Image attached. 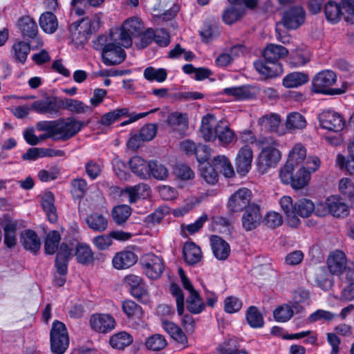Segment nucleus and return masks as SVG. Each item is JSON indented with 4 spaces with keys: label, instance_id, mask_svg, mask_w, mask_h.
Returning <instances> with one entry per match:
<instances>
[{
    "label": "nucleus",
    "instance_id": "nucleus-57",
    "mask_svg": "<svg viewBox=\"0 0 354 354\" xmlns=\"http://www.w3.org/2000/svg\"><path fill=\"white\" fill-rule=\"evenodd\" d=\"M167 343L165 337L160 334H155L149 337L145 342V346L149 350L157 351L163 349Z\"/></svg>",
    "mask_w": 354,
    "mask_h": 354
},
{
    "label": "nucleus",
    "instance_id": "nucleus-17",
    "mask_svg": "<svg viewBox=\"0 0 354 354\" xmlns=\"http://www.w3.org/2000/svg\"><path fill=\"white\" fill-rule=\"evenodd\" d=\"M91 328L99 333H109L115 326V321L108 314H95L90 318Z\"/></svg>",
    "mask_w": 354,
    "mask_h": 354
},
{
    "label": "nucleus",
    "instance_id": "nucleus-43",
    "mask_svg": "<svg viewBox=\"0 0 354 354\" xmlns=\"http://www.w3.org/2000/svg\"><path fill=\"white\" fill-rule=\"evenodd\" d=\"M129 167L135 174L146 178L149 175L148 163L140 156H133L129 161Z\"/></svg>",
    "mask_w": 354,
    "mask_h": 354
},
{
    "label": "nucleus",
    "instance_id": "nucleus-29",
    "mask_svg": "<svg viewBox=\"0 0 354 354\" xmlns=\"http://www.w3.org/2000/svg\"><path fill=\"white\" fill-rule=\"evenodd\" d=\"M18 27L24 37L33 39L38 32L36 22L29 16L21 17L18 21Z\"/></svg>",
    "mask_w": 354,
    "mask_h": 354
},
{
    "label": "nucleus",
    "instance_id": "nucleus-58",
    "mask_svg": "<svg viewBox=\"0 0 354 354\" xmlns=\"http://www.w3.org/2000/svg\"><path fill=\"white\" fill-rule=\"evenodd\" d=\"M122 310L128 317L140 319L142 315V308L131 300L123 302Z\"/></svg>",
    "mask_w": 354,
    "mask_h": 354
},
{
    "label": "nucleus",
    "instance_id": "nucleus-52",
    "mask_svg": "<svg viewBox=\"0 0 354 354\" xmlns=\"http://www.w3.org/2000/svg\"><path fill=\"white\" fill-rule=\"evenodd\" d=\"M149 174H151L157 180H163L169 176L168 169L161 163L156 160L148 162Z\"/></svg>",
    "mask_w": 354,
    "mask_h": 354
},
{
    "label": "nucleus",
    "instance_id": "nucleus-2",
    "mask_svg": "<svg viewBox=\"0 0 354 354\" xmlns=\"http://www.w3.org/2000/svg\"><path fill=\"white\" fill-rule=\"evenodd\" d=\"M100 26V21L98 17L77 21L69 26L71 39L77 44H83L87 41L93 33L99 29Z\"/></svg>",
    "mask_w": 354,
    "mask_h": 354
},
{
    "label": "nucleus",
    "instance_id": "nucleus-55",
    "mask_svg": "<svg viewBox=\"0 0 354 354\" xmlns=\"http://www.w3.org/2000/svg\"><path fill=\"white\" fill-rule=\"evenodd\" d=\"M246 319L252 328H261L263 325V318L257 307L250 306L246 313Z\"/></svg>",
    "mask_w": 354,
    "mask_h": 354
},
{
    "label": "nucleus",
    "instance_id": "nucleus-33",
    "mask_svg": "<svg viewBox=\"0 0 354 354\" xmlns=\"http://www.w3.org/2000/svg\"><path fill=\"white\" fill-rule=\"evenodd\" d=\"M183 257L189 265H195L202 259L201 248L193 242L186 243L183 248Z\"/></svg>",
    "mask_w": 354,
    "mask_h": 354
},
{
    "label": "nucleus",
    "instance_id": "nucleus-12",
    "mask_svg": "<svg viewBox=\"0 0 354 354\" xmlns=\"http://www.w3.org/2000/svg\"><path fill=\"white\" fill-rule=\"evenodd\" d=\"M31 108L40 114H47L51 118L59 116L61 109V99L48 97L37 100L32 104Z\"/></svg>",
    "mask_w": 354,
    "mask_h": 354
},
{
    "label": "nucleus",
    "instance_id": "nucleus-8",
    "mask_svg": "<svg viewBox=\"0 0 354 354\" xmlns=\"http://www.w3.org/2000/svg\"><path fill=\"white\" fill-rule=\"evenodd\" d=\"M297 172L293 175L291 185L294 189L304 187L310 180V174L315 171L319 167V160L317 157H309Z\"/></svg>",
    "mask_w": 354,
    "mask_h": 354
},
{
    "label": "nucleus",
    "instance_id": "nucleus-34",
    "mask_svg": "<svg viewBox=\"0 0 354 354\" xmlns=\"http://www.w3.org/2000/svg\"><path fill=\"white\" fill-rule=\"evenodd\" d=\"M54 202L55 198L52 192H45L43 194L41 201V206L46 212L49 221L52 223L56 222L57 219Z\"/></svg>",
    "mask_w": 354,
    "mask_h": 354
},
{
    "label": "nucleus",
    "instance_id": "nucleus-11",
    "mask_svg": "<svg viewBox=\"0 0 354 354\" xmlns=\"http://www.w3.org/2000/svg\"><path fill=\"white\" fill-rule=\"evenodd\" d=\"M319 121L323 129L335 132L341 131L345 126V120L342 116L331 110L322 111L319 115Z\"/></svg>",
    "mask_w": 354,
    "mask_h": 354
},
{
    "label": "nucleus",
    "instance_id": "nucleus-10",
    "mask_svg": "<svg viewBox=\"0 0 354 354\" xmlns=\"http://www.w3.org/2000/svg\"><path fill=\"white\" fill-rule=\"evenodd\" d=\"M108 45L102 48V57L106 66H115L121 64L126 58V53L117 41L111 40Z\"/></svg>",
    "mask_w": 354,
    "mask_h": 354
},
{
    "label": "nucleus",
    "instance_id": "nucleus-31",
    "mask_svg": "<svg viewBox=\"0 0 354 354\" xmlns=\"http://www.w3.org/2000/svg\"><path fill=\"white\" fill-rule=\"evenodd\" d=\"M330 214L334 217L344 218L349 213L348 206L344 201L335 196L328 197Z\"/></svg>",
    "mask_w": 354,
    "mask_h": 354
},
{
    "label": "nucleus",
    "instance_id": "nucleus-13",
    "mask_svg": "<svg viewBox=\"0 0 354 354\" xmlns=\"http://www.w3.org/2000/svg\"><path fill=\"white\" fill-rule=\"evenodd\" d=\"M306 12L300 6H292L284 12L281 24L287 29H296L305 21Z\"/></svg>",
    "mask_w": 354,
    "mask_h": 354
},
{
    "label": "nucleus",
    "instance_id": "nucleus-25",
    "mask_svg": "<svg viewBox=\"0 0 354 354\" xmlns=\"http://www.w3.org/2000/svg\"><path fill=\"white\" fill-rule=\"evenodd\" d=\"M21 242L24 248L32 253H37L41 248V241L32 230H27L21 234Z\"/></svg>",
    "mask_w": 354,
    "mask_h": 354
},
{
    "label": "nucleus",
    "instance_id": "nucleus-41",
    "mask_svg": "<svg viewBox=\"0 0 354 354\" xmlns=\"http://www.w3.org/2000/svg\"><path fill=\"white\" fill-rule=\"evenodd\" d=\"M12 51L16 62L24 64L27 59L28 55L30 51L29 43L19 41L14 43L12 46Z\"/></svg>",
    "mask_w": 354,
    "mask_h": 354
},
{
    "label": "nucleus",
    "instance_id": "nucleus-40",
    "mask_svg": "<svg viewBox=\"0 0 354 354\" xmlns=\"http://www.w3.org/2000/svg\"><path fill=\"white\" fill-rule=\"evenodd\" d=\"M259 124L262 129L272 132H278V129L281 123V119L279 115L270 113L263 115L259 118Z\"/></svg>",
    "mask_w": 354,
    "mask_h": 354
},
{
    "label": "nucleus",
    "instance_id": "nucleus-47",
    "mask_svg": "<svg viewBox=\"0 0 354 354\" xmlns=\"http://www.w3.org/2000/svg\"><path fill=\"white\" fill-rule=\"evenodd\" d=\"M75 257L78 263L89 264L93 261V253L86 244H79L76 247Z\"/></svg>",
    "mask_w": 354,
    "mask_h": 354
},
{
    "label": "nucleus",
    "instance_id": "nucleus-6",
    "mask_svg": "<svg viewBox=\"0 0 354 354\" xmlns=\"http://www.w3.org/2000/svg\"><path fill=\"white\" fill-rule=\"evenodd\" d=\"M84 126V123L73 117L56 120L55 140L66 141L74 137Z\"/></svg>",
    "mask_w": 354,
    "mask_h": 354
},
{
    "label": "nucleus",
    "instance_id": "nucleus-44",
    "mask_svg": "<svg viewBox=\"0 0 354 354\" xmlns=\"http://www.w3.org/2000/svg\"><path fill=\"white\" fill-rule=\"evenodd\" d=\"M315 283L321 289L327 291L333 286V279L324 267H319L315 272Z\"/></svg>",
    "mask_w": 354,
    "mask_h": 354
},
{
    "label": "nucleus",
    "instance_id": "nucleus-3",
    "mask_svg": "<svg viewBox=\"0 0 354 354\" xmlns=\"http://www.w3.org/2000/svg\"><path fill=\"white\" fill-rule=\"evenodd\" d=\"M309 293L306 291H301L295 295V301L289 304L279 306L274 311V319L279 322H286L289 321L293 315L301 313L304 311L303 306L300 303L308 299Z\"/></svg>",
    "mask_w": 354,
    "mask_h": 354
},
{
    "label": "nucleus",
    "instance_id": "nucleus-18",
    "mask_svg": "<svg viewBox=\"0 0 354 354\" xmlns=\"http://www.w3.org/2000/svg\"><path fill=\"white\" fill-rule=\"evenodd\" d=\"M327 264L331 274H342L347 265V259L345 253L338 250L332 252L327 259Z\"/></svg>",
    "mask_w": 354,
    "mask_h": 354
},
{
    "label": "nucleus",
    "instance_id": "nucleus-37",
    "mask_svg": "<svg viewBox=\"0 0 354 354\" xmlns=\"http://www.w3.org/2000/svg\"><path fill=\"white\" fill-rule=\"evenodd\" d=\"M61 241V235L57 230H51L46 234L44 240V251L47 254H53L57 251Z\"/></svg>",
    "mask_w": 354,
    "mask_h": 354
},
{
    "label": "nucleus",
    "instance_id": "nucleus-35",
    "mask_svg": "<svg viewBox=\"0 0 354 354\" xmlns=\"http://www.w3.org/2000/svg\"><path fill=\"white\" fill-rule=\"evenodd\" d=\"M212 165L218 172L222 173L225 177L230 178L234 175V168L228 158L225 156H215Z\"/></svg>",
    "mask_w": 354,
    "mask_h": 354
},
{
    "label": "nucleus",
    "instance_id": "nucleus-61",
    "mask_svg": "<svg viewBox=\"0 0 354 354\" xmlns=\"http://www.w3.org/2000/svg\"><path fill=\"white\" fill-rule=\"evenodd\" d=\"M201 175L204 180L209 185H214L217 183L218 179V171L211 165L203 167L201 168Z\"/></svg>",
    "mask_w": 354,
    "mask_h": 354
},
{
    "label": "nucleus",
    "instance_id": "nucleus-27",
    "mask_svg": "<svg viewBox=\"0 0 354 354\" xmlns=\"http://www.w3.org/2000/svg\"><path fill=\"white\" fill-rule=\"evenodd\" d=\"M279 203L287 217L288 224L292 227H297L299 223V218L295 214V203L292 204V198L290 196H285L280 199Z\"/></svg>",
    "mask_w": 354,
    "mask_h": 354
},
{
    "label": "nucleus",
    "instance_id": "nucleus-1",
    "mask_svg": "<svg viewBox=\"0 0 354 354\" xmlns=\"http://www.w3.org/2000/svg\"><path fill=\"white\" fill-rule=\"evenodd\" d=\"M142 29L141 21L137 17H131L125 20L120 28L111 31L110 40L117 41L124 48H129L132 45V38L139 36Z\"/></svg>",
    "mask_w": 354,
    "mask_h": 354
},
{
    "label": "nucleus",
    "instance_id": "nucleus-39",
    "mask_svg": "<svg viewBox=\"0 0 354 354\" xmlns=\"http://www.w3.org/2000/svg\"><path fill=\"white\" fill-rule=\"evenodd\" d=\"M308 75L305 73L293 72L283 79V85L286 88H295L308 82Z\"/></svg>",
    "mask_w": 354,
    "mask_h": 354
},
{
    "label": "nucleus",
    "instance_id": "nucleus-49",
    "mask_svg": "<svg viewBox=\"0 0 354 354\" xmlns=\"http://www.w3.org/2000/svg\"><path fill=\"white\" fill-rule=\"evenodd\" d=\"M217 136L219 141L223 145L230 143L234 138V133L228 126L223 121L217 123Z\"/></svg>",
    "mask_w": 354,
    "mask_h": 354
},
{
    "label": "nucleus",
    "instance_id": "nucleus-45",
    "mask_svg": "<svg viewBox=\"0 0 354 354\" xmlns=\"http://www.w3.org/2000/svg\"><path fill=\"white\" fill-rule=\"evenodd\" d=\"M307 160L306 150L301 143L296 144L289 152L288 161L295 166H298L303 162L305 163Z\"/></svg>",
    "mask_w": 354,
    "mask_h": 354
},
{
    "label": "nucleus",
    "instance_id": "nucleus-54",
    "mask_svg": "<svg viewBox=\"0 0 354 354\" xmlns=\"http://www.w3.org/2000/svg\"><path fill=\"white\" fill-rule=\"evenodd\" d=\"M143 75L148 81H156L158 82H163L167 77V73L165 69L155 68L152 66L146 68Z\"/></svg>",
    "mask_w": 354,
    "mask_h": 354
},
{
    "label": "nucleus",
    "instance_id": "nucleus-14",
    "mask_svg": "<svg viewBox=\"0 0 354 354\" xmlns=\"http://www.w3.org/2000/svg\"><path fill=\"white\" fill-rule=\"evenodd\" d=\"M252 159V148L248 145H245L238 151L235 160L236 171L240 175L245 176L249 172Z\"/></svg>",
    "mask_w": 354,
    "mask_h": 354
},
{
    "label": "nucleus",
    "instance_id": "nucleus-59",
    "mask_svg": "<svg viewBox=\"0 0 354 354\" xmlns=\"http://www.w3.org/2000/svg\"><path fill=\"white\" fill-rule=\"evenodd\" d=\"M223 93L227 95L234 96L235 98L239 100L249 98L251 95L249 88L245 86L225 88L223 90Z\"/></svg>",
    "mask_w": 354,
    "mask_h": 354
},
{
    "label": "nucleus",
    "instance_id": "nucleus-23",
    "mask_svg": "<svg viewBox=\"0 0 354 354\" xmlns=\"http://www.w3.org/2000/svg\"><path fill=\"white\" fill-rule=\"evenodd\" d=\"M72 250L66 243H62L56 257L55 267L59 275H65L67 273L68 261L71 256Z\"/></svg>",
    "mask_w": 354,
    "mask_h": 354
},
{
    "label": "nucleus",
    "instance_id": "nucleus-26",
    "mask_svg": "<svg viewBox=\"0 0 354 354\" xmlns=\"http://www.w3.org/2000/svg\"><path fill=\"white\" fill-rule=\"evenodd\" d=\"M256 70L266 77H273L279 75L282 70L279 63L264 61L254 62Z\"/></svg>",
    "mask_w": 354,
    "mask_h": 354
},
{
    "label": "nucleus",
    "instance_id": "nucleus-50",
    "mask_svg": "<svg viewBox=\"0 0 354 354\" xmlns=\"http://www.w3.org/2000/svg\"><path fill=\"white\" fill-rule=\"evenodd\" d=\"M324 13L327 20L337 22L343 14L339 4L333 1H329L324 6Z\"/></svg>",
    "mask_w": 354,
    "mask_h": 354
},
{
    "label": "nucleus",
    "instance_id": "nucleus-53",
    "mask_svg": "<svg viewBox=\"0 0 354 354\" xmlns=\"http://www.w3.org/2000/svg\"><path fill=\"white\" fill-rule=\"evenodd\" d=\"M131 214V208L127 205H118L112 211L113 219L118 225L125 223Z\"/></svg>",
    "mask_w": 354,
    "mask_h": 354
},
{
    "label": "nucleus",
    "instance_id": "nucleus-32",
    "mask_svg": "<svg viewBox=\"0 0 354 354\" xmlns=\"http://www.w3.org/2000/svg\"><path fill=\"white\" fill-rule=\"evenodd\" d=\"M189 292V296L187 299V310L194 314H198L205 309V304L200 297L198 292L191 286V288H186Z\"/></svg>",
    "mask_w": 354,
    "mask_h": 354
},
{
    "label": "nucleus",
    "instance_id": "nucleus-19",
    "mask_svg": "<svg viewBox=\"0 0 354 354\" xmlns=\"http://www.w3.org/2000/svg\"><path fill=\"white\" fill-rule=\"evenodd\" d=\"M210 245L215 258L219 261L226 260L230 254L229 243L217 235L210 237Z\"/></svg>",
    "mask_w": 354,
    "mask_h": 354
},
{
    "label": "nucleus",
    "instance_id": "nucleus-28",
    "mask_svg": "<svg viewBox=\"0 0 354 354\" xmlns=\"http://www.w3.org/2000/svg\"><path fill=\"white\" fill-rule=\"evenodd\" d=\"M162 326L165 331L178 343L185 345L187 344V337L183 330L176 324L168 320L162 321Z\"/></svg>",
    "mask_w": 354,
    "mask_h": 354
},
{
    "label": "nucleus",
    "instance_id": "nucleus-63",
    "mask_svg": "<svg viewBox=\"0 0 354 354\" xmlns=\"http://www.w3.org/2000/svg\"><path fill=\"white\" fill-rule=\"evenodd\" d=\"M238 340L235 338H230L220 346V351L222 354L246 353L245 351H239Z\"/></svg>",
    "mask_w": 354,
    "mask_h": 354
},
{
    "label": "nucleus",
    "instance_id": "nucleus-15",
    "mask_svg": "<svg viewBox=\"0 0 354 354\" xmlns=\"http://www.w3.org/2000/svg\"><path fill=\"white\" fill-rule=\"evenodd\" d=\"M251 191L243 187L231 196L228 201V207L232 212H239L245 208L251 199Z\"/></svg>",
    "mask_w": 354,
    "mask_h": 354
},
{
    "label": "nucleus",
    "instance_id": "nucleus-24",
    "mask_svg": "<svg viewBox=\"0 0 354 354\" xmlns=\"http://www.w3.org/2000/svg\"><path fill=\"white\" fill-rule=\"evenodd\" d=\"M61 109L76 114L91 113L93 109L77 99L64 98L61 100Z\"/></svg>",
    "mask_w": 354,
    "mask_h": 354
},
{
    "label": "nucleus",
    "instance_id": "nucleus-16",
    "mask_svg": "<svg viewBox=\"0 0 354 354\" xmlns=\"http://www.w3.org/2000/svg\"><path fill=\"white\" fill-rule=\"evenodd\" d=\"M262 215L260 208L257 205H248L242 216V224L246 231L257 228L261 223Z\"/></svg>",
    "mask_w": 354,
    "mask_h": 354
},
{
    "label": "nucleus",
    "instance_id": "nucleus-38",
    "mask_svg": "<svg viewBox=\"0 0 354 354\" xmlns=\"http://www.w3.org/2000/svg\"><path fill=\"white\" fill-rule=\"evenodd\" d=\"M39 25L45 32L54 33L58 28L57 17L51 12H46L40 16Z\"/></svg>",
    "mask_w": 354,
    "mask_h": 354
},
{
    "label": "nucleus",
    "instance_id": "nucleus-42",
    "mask_svg": "<svg viewBox=\"0 0 354 354\" xmlns=\"http://www.w3.org/2000/svg\"><path fill=\"white\" fill-rule=\"evenodd\" d=\"M244 8L231 5L223 12L222 19L225 24L231 25L239 21L243 15Z\"/></svg>",
    "mask_w": 354,
    "mask_h": 354
},
{
    "label": "nucleus",
    "instance_id": "nucleus-20",
    "mask_svg": "<svg viewBox=\"0 0 354 354\" xmlns=\"http://www.w3.org/2000/svg\"><path fill=\"white\" fill-rule=\"evenodd\" d=\"M217 123L214 115L207 114L202 119L201 133L206 141H213L218 133Z\"/></svg>",
    "mask_w": 354,
    "mask_h": 354
},
{
    "label": "nucleus",
    "instance_id": "nucleus-46",
    "mask_svg": "<svg viewBox=\"0 0 354 354\" xmlns=\"http://www.w3.org/2000/svg\"><path fill=\"white\" fill-rule=\"evenodd\" d=\"M133 342V337L125 331L114 334L110 338L109 343L113 348L123 349Z\"/></svg>",
    "mask_w": 354,
    "mask_h": 354
},
{
    "label": "nucleus",
    "instance_id": "nucleus-48",
    "mask_svg": "<svg viewBox=\"0 0 354 354\" xmlns=\"http://www.w3.org/2000/svg\"><path fill=\"white\" fill-rule=\"evenodd\" d=\"M306 126L305 118L297 112H292L288 115L286 127L289 130L303 129Z\"/></svg>",
    "mask_w": 354,
    "mask_h": 354
},
{
    "label": "nucleus",
    "instance_id": "nucleus-21",
    "mask_svg": "<svg viewBox=\"0 0 354 354\" xmlns=\"http://www.w3.org/2000/svg\"><path fill=\"white\" fill-rule=\"evenodd\" d=\"M136 254L131 251H122L117 253L112 259L113 267L118 270L127 269L137 262Z\"/></svg>",
    "mask_w": 354,
    "mask_h": 354
},
{
    "label": "nucleus",
    "instance_id": "nucleus-62",
    "mask_svg": "<svg viewBox=\"0 0 354 354\" xmlns=\"http://www.w3.org/2000/svg\"><path fill=\"white\" fill-rule=\"evenodd\" d=\"M127 113L128 110L127 109H117L105 113L102 116L100 123L103 125L109 126L119 119L121 116L126 115Z\"/></svg>",
    "mask_w": 354,
    "mask_h": 354
},
{
    "label": "nucleus",
    "instance_id": "nucleus-9",
    "mask_svg": "<svg viewBox=\"0 0 354 354\" xmlns=\"http://www.w3.org/2000/svg\"><path fill=\"white\" fill-rule=\"evenodd\" d=\"M140 263L146 275L153 279L159 278L165 268L163 259L151 253L143 255Z\"/></svg>",
    "mask_w": 354,
    "mask_h": 354
},
{
    "label": "nucleus",
    "instance_id": "nucleus-30",
    "mask_svg": "<svg viewBox=\"0 0 354 354\" xmlns=\"http://www.w3.org/2000/svg\"><path fill=\"white\" fill-rule=\"evenodd\" d=\"M151 189L149 186L145 183H140L133 187H127L124 195L127 194L130 203H135L138 198H145L149 196Z\"/></svg>",
    "mask_w": 354,
    "mask_h": 354
},
{
    "label": "nucleus",
    "instance_id": "nucleus-4",
    "mask_svg": "<svg viewBox=\"0 0 354 354\" xmlns=\"http://www.w3.org/2000/svg\"><path fill=\"white\" fill-rule=\"evenodd\" d=\"M50 336L53 354H64L69 345V337L65 324L57 320L54 321Z\"/></svg>",
    "mask_w": 354,
    "mask_h": 354
},
{
    "label": "nucleus",
    "instance_id": "nucleus-51",
    "mask_svg": "<svg viewBox=\"0 0 354 354\" xmlns=\"http://www.w3.org/2000/svg\"><path fill=\"white\" fill-rule=\"evenodd\" d=\"M314 209L315 205L310 200L301 198L295 203V214L297 217H308L313 212Z\"/></svg>",
    "mask_w": 354,
    "mask_h": 354
},
{
    "label": "nucleus",
    "instance_id": "nucleus-36",
    "mask_svg": "<svg viewBox=\"0 0 354 354\" xmlns=\"http://www.w3.org/2000/svg\"><path fill=\"white\" fill-rule=\"evenodd\" d=\"M86 223L88 227L95 232H102L108 227V219L103 214L97 212L88 215Z\"/></svg>",
    "mask_w": 354,
    "mask_h": 354
},
{
    "label": "nucleus",
    "instance_id": "nucleus-60",
    "mask_svg": "<svg viewBox=\"0 0 354 354\" xmlns=\"http://www.w3.org/2000/svg\"><path fill=\"white\" fill-rule=\"evenodd\" d=\"M171 295L176 297L177 312L179 315H183L184 312L185 299L183 290L176 284L172 283L170 287Z\"/></svg>",
    "mask_w": 354,
    "mask_h": 354
},
{
    "label": "nucleus",
    "instance_id": "nucleus-64",
    "mask_svg": "<svg viewBox=\"0 0 354 354\" xmlns=\"http://www.w3.org/2000/svg\"><path fill=\"white\" fill-rule=\"evenodd\" d=\"M339 6L344 11L345 20L354 24V0H341Z\"/></svg>",
    "mask_w": 354,
    "mask_h": 354
},
{
    "label": "nucleus",
    "instance_id": "nucleus-22",
    "mask_svg": "<svg viewBox=\"0 0 354 354\" xmlns=\"http://www.w3.org/2000/svg\"><path fill=\"white\" fill-rule=\"evenodd\" d=\"M288 54L287 48L283 46L270 44L264 48L263 57L267 62L279 63V60L286 57Z\"/></svg>",
    "mask_w": 354,
    "mask_h": 354
},
{
    "label": "nucleus",
    "instance_id": "nucleus-56",
    "mask_svg": "<svg viewBox=\"0 0 354 354\" xmlns=\"http://www.w3.org/2000/svg\"><path fill=\"white\" fill-rule=\"evenodd\" d=\"M71 194L74 198H83L88 190L86 181L82 178H78L71 180Z\"/></svg>",
    "mask_w": 354,
    "mask_h": 354
},
{
    "label": "nucleus",
    "instance_id": "nucleus-5",
    "mask_svg": "<svg viewBox=\"0 0 354 354\" xmlns=\"http://www.w3.org/2000/svg\"><path fill=\"white\" fill-rule=\"evenodd\" d=\"M335 73L330 70L318 73L313 79V91L317 93L326 95H338L344 92L340 88H329L336 82Z\"/></svg>",
    "mask_w": 354,
    "mask_h": 354
},
{
    "label": "nucleus",
    "instance_id": "nucleus-7",
    "mask_svg": "<svg viewBox=\"0 0 354 354\" xmlns=\"http://www.w3.org/2000/svg\"><path fill=\"white\" fill-rule=\"evenodd\" d=\"M258 143L262 147L259 158V165L264 170L275 167L281 159V153L275 147L266 146V145H275L277 143L271 138L259 140Z\"/></svg>",
    "mask_w": 354,
    "mask_h": 354
}]
</instances>
